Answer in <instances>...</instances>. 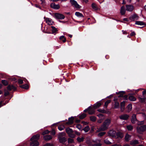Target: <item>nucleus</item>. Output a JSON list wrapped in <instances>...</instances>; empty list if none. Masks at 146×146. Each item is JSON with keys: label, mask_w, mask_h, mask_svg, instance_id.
Returning a JSON list of instances; mask_svg holds the SVG:
<instances>
[{"label": "nucleus", "mask_w": 146, "mask_h": 146, "mask_svg": "<svg viewBox=\"0 0 146 146\" xmlns=\"http://www.w3.org/2000/svg\"><path fill=\"white\" fill-rule=\"evenodd\" d=\"M40 137V135L38 134L33 136L30 139L31 146H38L39 145V143L38 140L39 139Z\"/></svg>", "instance_id": "f257e3e1"}, {"label": "nucleus", "mask_w": 146, "mask_h": 146, "mask_svg": "<svg viewBox=\"0 0 146 146\" xmlns=\"http://www.w3.org/2000/svg\"><path fill=\"white\" fill-rule=\"evenodd\" d=\"M111 122V121L110 119H106L100 128L101 131H104L107 129Z\"/></svg>", "instance_id": "f03ea898"}, {"label": "nucleus", "mask_w": 146, "mask_h": 146, "mask_svg": "<svg viewBox=\"0 0 146 146\" xmlns=\"http://www.w3.org/2000/svg\"><path fill=\"white\" fill-rule=\"evenodd\" d=\"M65 133H59V137L58 138L59 141L60 143L64 144L66 141V139L64 137H62V136L64 135Z\"/></svg>", "instance_id": "7ed1b4c3"}, {"label": "nucleus", "mask_w": 146, "mask_h": 146, "mask_svg": "<svg viewBox=\"0 0 146 146\" xmlns=\"http://www.w3.org/2000/svg\"><path fill=\"white\" fill-rule=\"evenodd\" d=\"M116 94L117 95H119L118 96L119 98L122 97L123 99L126 100H128V96L127 95H125L123 96V95L125 94V92L123 91H120L118 92H116Z\"/></svg>", "instance_id": "20e7f679"}, {"label": "nucleus", "mask_w": 146, "mask_h": 146, "mask_svg": "<svg viewBox=\"0 0 146 146\" xmlns=\"http://www.w3.org/2000/svg\"><path fill=\"white\" fill-rule=\"evenodd\" d=\"M66 133L68 134V136L71 138H74V135L73 134V131L72 129L69 127H67L65 129Z\"/></svg>", "instance_id": "39448f33"}, {"label": "nucleus", "mask_w": 146, "mask_h": 146, "mask_svg": "<svg viewBox=\"0 0 146 146\" xmlns=\"http://www.w3.org/2000/svg\"><path fill=\"white\" fill-rule=\"evenodd\" d=\"M54 16L57 19H64L65 18V16L59 13H55L54 14Z\"/></svg>", "instance_id": "423d86ee"}, {"label": "nucleus", "mask_w": 146, "mask_h": 146, "mask_svg": "<svg viewBox=\"0 0 146 146\" xmlns=\"http://www.w3.org/2000/svg\"><path fill=\"white\" fill-rule=\"evenodd\" d=\"M70 2L72 5L76 8L80 9L81 7V6L74 0H70Z\"/></svg>", "instance_id": "0eeeda50"}, {"label": "nucleus", "mask_w": 146, "mask_h": 146, "mask_svg": "<svg viewBox=\"0 0 146 146\" xmlns=\"http://www.w3.org/2000/svg\"><path fill=\"white\" fill-rule=\"evenodd\" d=\"M139 18V17L138 15L136 14L135 13L129 17V19L131 21H133L135 20H138Z\"/></svg>", "instance_id": "6e6552de"}, {"label": "nucleus", "mask_w": 146, "mask_h": 146, "mask_svg": "<svg viewBox=\"0 0 146 146\" xmlns=\"http://www.w3.org/2000/svg\"><path fill=\"white\" fill-rule=\"evenodd\" d=\"M50 7L54 9H58L60 8L59 5H56L54 3H52L50 4Z\"/></svg>", "instance_id": "1a4fd4ad"}, {"label": "nucleus", "mask_w": 146, "mask_h": 146, "mask_svg": "<svg viewBox=\"0 0 146 146\" xmlns=\"http://www.w3.org/2000/svg\"><path fill=\"white\" fill-rule=\"evenodd\" d=\"M137 130L141 132H143L146 130V125H144L139 127H137Z\"/></svg>", "instance_id": "9d476101"}, {"label": "nucleus", "mask_w": 146, "mask_h": 146, "mask_svg": "<svg viewBox=\"0 0 146 146\" xmlns=\"http://www.w3.org/2000/svg\"><path fill=\"white\" fill-rule=\"evenodd\" d=\"M126 10L132 12L134 9V7L132 5H126Z\"/></svg>", "instance_id": "9b49d317"}, {"label": "nucleus", "mask_w": 146, "mask_h": 146, "mask_svg": "<svg viewBox=\"0 0 146 146\" xmlns=\"http://www.w3.org/2000/svg\"><path fill=\"white\" fill-rule=\"evenodd\" d=\"M74 117L72 116L68 118V121L66 123V124L68 125H70L74 123Z\"/></svg>", "instance_id": "f8f14e48"}, {"label": "nucleus", "mask_w": 146, "mask_h": 146, "mask_svg": "<svg viewBox=\"0 0 146 146\" xmlns=\"http://www.w3.org/2000/svg\"><path fill=\"white\" fill-rule=\"evenodd\" d=\"M7 89L8 90L11 91L13 90L14 91H16L17 90V88L13 85H9L7 87Z\"/></svg>", "instance_id": "ddd939ff"}, {"label": "nucleus", "mask_w": 146, "mask_h": 146, "mask_svg": "<svg viewBox=\"0 0 146 146\" xmlns=\"http://www.w3.org/2000/svg\"><path fill=\"white\" fill-rule=\"evenodd\" d=\"M116 132L113 130H111L109 131L108 132L109 135L110 136L113 137H116Z\"/></svg>", "instance_id": "4468645a"}, {"label": "nucleus", "mask_w": 146, "mask_h": 146, "mask_svg": "<svg viewBox=\"0 0 146 146\" xmlns=\"http://www.w3.org/2000/svg\"><path fill=\"white\" fill-rule=\"evenodd\" d=\"M125 102L123 101L120 103V109L121 111L123 112L125 109Z\"/></svg>", "instance_id": "2eb2a0df"}, {"label": "nucleus", "mask_w": 146, "mask_h": 146, "mask_svg": "<svg viewBox=\"0 0 146 146\" xmlns=\"http://www.w3.org/2000/svg\"><path fill=\"white\" fill-rule=\"evenodd\" d=\"M117 137V138H120L122 139L123 137V133L119 131L116 132V137Z\"/></svg>", "instance_id": "dca6fc26"}, {"label": "nucleus", "mask_w": 146, "mask_h": 146, "mask_svg": "<svg viewBox=\"0 0 146 146\" xmlns=\"http://www.w3.org/2000/svg\"><path fill=\"white\" fill-rule=\"evenodd\" d=\"M129 116L126 114H124L121 115L120 117V119L123 120H127L129 118Z\"/></svg>", "instance_id": "f3484780"}, {"label": "nucleus", "mask_w": 146, "mask_h": 146, "mask_svg": "<svg viewBox=\"0 0 146 146\" xmlns=\"http://www.w3.org/2000/svg\"><path fill=\"white\" fill-rule=\"evenodd\" d=\"M125 7L124 6H122L121 7L120 9V12L121 15H124L125 13Z\"/></svg>", "instance_id": "a211bd4d"}, {"label": "nucleus", "mask_w": 146, "mask_h": 146, "mask_svg": "<svg viewBox=\"0 0 146 146\" xmlns=\"http://www.w3.org/2000/svg\"><path fill=\"white\" fill-rule=\"evenodd\" d=\"M52 138V137L50 135H46L44 137V139L45 141L49 140Z\"/></svg>", "instance_id": "6ab92c4d"}, {"label": "nucleus", "mask_w": 146, "mask_h": 146, "mask_svg": "<svg viewBox=\"0 0 146 146\" xmlns=\"http://www.w3.org/2000/svg\"><path fill=\"white\" fill-rule=\"evenodd\" d=\"M135 24L137 25H146V24L144 22L140 21H136L135 22Z\"/></svg>", "instance_id": "aec40b11"}, {"label": "nucleus", "mask_w": 146, "mask_h": 146, "mask_svg": "<svg viewBox=\"0 0 146 146\" xmlns=\"http://www.w3.org/2000/svg\"><path fill=\"white\" fill-rule=\"evenodd\" d=\"M131 136L128 134L127 133H126L125 137V141H128L130 139Z\"/></svg>", "instance_id": "412c9836"}, {"label": "nucleus", "mask_w": 146, "mask_h": 146, "mask_svg": "<svg viewBox=\"0 0 146 146\" xmlns=\"http://www.w3.org/2000/svg\"><path fill=\"white\" fill-rule=\"evenodd\" d=\"M20 87L21 88L26 90L28 89L29 88V86L27 84L21 85L20 86Z\"/></svg>", "instance_id": "4be33fe9"}, {"label": "nucleus", "mask_w": 146, "mask_h": 146, "mask_svg": "<svg viewBox=\"0 0 146 146\" xmlns=\"http://www.w3.org/2000/svg\"><path fill=\"white\" fill-rule=\"evenodd\" d=\"M132 117V118L131 119V122L132 123H135V121L137 120L136 115L135 114L133 115Z\"/></svg>", "instance_id": "5701e85b"}, {"label": "nucleus", "mask_w": 146, "mask_h": 146, "mask_svg": "<svg viewBox=\"0 0 146 146\" xmlns=\"http://www.w3.org/2000/svg\"><path fill=\"white\" fill-rule=\"evenodd\" d=\"M129 100L131 101H134L136 100V98L132 95L130 96L128 98Z\"/></svg>", "instance_id": "b1692460"}, {"label": "nucleus", "mask_w": 146, "mask_h": 146, "mask_svg": "<svg viewBox=\"0 0 146 146\" xmlns=\"http://www.w3.org/2000/svg\"><path fill=\"white\" fill-rule=\"evenodd\" d=\"M50 27L52 29L51 33L52 34L56 33V32L58 31V30L54 27L51 26Z\"/></svg>", "instance_id": "393cba45"}, {"label": "nucleus", "mask_w": 146, "mask_h": 146, "mask_svg": "<svg viewBox=\"0 0 146 146\" xmlns=\"http://www.w3.org/2000/svg\"><path fill=\"white\" fill-rule=\"evenodd\" d=\"M119 107V104L117 101L115 102L114 108V109H118Z\"/></svg>", "instance_id": "a878e982"}, {"label": "nucleus", "mask_w": 146, "mask_h": 146, "mask_svg": "<svg viewBox=\"0 0 146 146\" xmlns=\"http://www.w3.org/2000/svg\"><path fill=\"white\" fill-rule=\"evenodd\" d=\"M130 144L132 145H135L139 144V142L138 140H135L131 141Z\"/></svg>", "instance_id": "bb28decb"}, {"label": "nucleus", "mask_w": 146, "mask_h": 146, "mask_svg": "<svg viewBox=\"0 0 146 146\" xmlns=\"http://www.w3.org/2000/svg\"><path fill=\"white\" fill-rule=\"evenodd\" d=\"M90 120L92 122H95L96 120V117L94 116H91L90 117Z\"/></svg>", "instance_id": "cd10ccee"}, {"label": "nucleus", "mask_w": 146, "mask_h": 146, "mask_svg": "<svg viewBox=\"0 0 146 146\" xmlns=\"http://www.w3.org/2000/svg\"><path fill=\"white\" fill-rule=\"evenodd\" d=\"M75 15L78 17H84L82 14L79 12H76L75 13Z\"/></svg>", "instance_id": "c85d7f7f"}, {"label": "nucleus", "mask_w": 146, "mask_h": 146, "mask_svg": "<svg viewBox=\"0 0 146 146\" xmlns=\"http://www.w3.org/2000/svg\"><path fill=\"white\" fill-rule=\"evenodd\" d=\"M86 116V114L84 113L80 115L79 117L80 119H82L84 118Z\"/></svg>", "instance_id": "c756f323"}, {"label": "nucleus", "mask_w": 146, "mask_h": 146, "mask_svg": "<svg viewBox=\"0 0 146 146\" xmlns=\"http://www.w3.org/2000/svg\"><path fill=\"white\" fill-rule=\"evenodd\" d=\"M59 39L60 40L62 41L63 42H65L66 41V38L65 37V36L63 35H62L60 36L59 37Z\"/></svg>", "instance_id": "7c9ffc66"}, {"label": "nucleus", "mask_w": 146, "mask_h": 146, "mask_svg": "<svg viewBox=\"0 0 146 146\" xmlns=\"http://www.w3.org/2000/svg\"><path fill=\"white\" fill-rule=\"evenodd\" d=\"M128 110L129 112H130L131 111L132 108V104H129L127 106V107Z\"/></svg>", "instance_id": "2f4dec72"}, {"label": "nucleus", "mask_w": 146, "mask_h": 146, "mask_svg": "<svg viewBox=\"0 0 146 146\" xmlns=\"http://www.w3.org/2000/svg\"><path fill=\"white\" fill-rule=\"evenodd\" d=\"M90 128L88 126H86L83 130L86 133L88 131L90 130Z\"/></svg>", "instance_id": "473e14b6"}, {"label": "nucleus", "mask_w": 146, "mask_h": 146, "mask_svg": "<svg viewBox=\"0 0 146 146\" xmlns=\"http://www.w3.org/2000/svg\"><path fill=\"white\" fill-rule=\"evenodd\" d=\"M92 9L95 10H98V8L95 4L93 3L92 4Z\"/></svg>", "instance_id": "72a5a7b5"}, {"label": "nucleus", "mask_w": 146, "mask_h": 146, "mask_svg": "<svg viewBox=\"0 0 146 146\" xmlns=\"http://www.w3.org/2000/svg\"><path fill=\"white\" fill-rule=\"evenodd\" d=\"M84 139V138L83 137H82L81 138H80L79 137H78L77 138V140L78 142H81L83 141Z\"/></svg>", "instance_id": "f704fd0d"}, {"label": "nucleus", "mask_w": 146, "mask_h": 146, "mask_svg": "<svg viewBox=\"0 0 146 146\" xmlns=\"http://www.w3.org/2000/svg\"><path fill=\"white\" fill-rule=\"evenodd\" d=\"M127 129L128 131H131L133 129V127L131 125H129L127 126Z\"/></svg>", "instance_id": "c9c22d12"}, {"label": "nucleus", "mask_w": 146, "mask_h": 146, "mask_svg": "<svg viewBox=\"0 0 146 146\" xmlns=\"http://www.w3.org/2000/svg\"><path fill=\"white\" fill-rule=\"evenodd\" d=\"M2 83L4 86H6L8 85V83L6 80H1Z\"/></svg>", "instance_id": "e433bc0d"}, {"label": "nucleus", "mask_w": 146, "mask_h": 146, "mask_svg": "<svg viewBox=\"0 0 146 146\" xmlns=\"http://www.w3.org/2000/svg\"><path fill=\"white\" fill-rule=\"evenodd\" d=\"M97 111L101 113H106V111L104 109H102L101 108L98 109Z\"/></svg>", "instance_id": "4c0bfd02"}, {"label": "nucleus", "mask_w": 146, "mask_h": 146, "mask_svg": "<svg viewBox=\"0 0 146 146\" xmlns=\"http://www.w3.org/2000/svg\"><path fill=\"white\" fill-rule=\"evenodd\" d=\"M68 143H74V140L73 139L68 138Z\"/></svg>", "instance_id": "58836bf2"}, {"label": "nucleus", "mask_w": 146, "mask_h": 146, "mask_svg": "<svg viewBox=\"0 0 146 146\" xmlns=\"http://www.w3.org/2000/svg\"><path fill=\"white\" fill-rule=\"evenodd\" d=\"M65 128L64 125H60L58 126V129L60 131L63 130Z\"/></svg>", "instance_id": "ea45409f"}, {"label": "nucleus", "mask_w": 146, "mask_h": 146, "mask_svg": "<svg viewBox=\"0 0 146 146\" xmlns=\"http://www.w3.org/2000/svg\"><path fill=\"white\" fill-rule=\"evenodd\" d=\"M111 102V100H107L105 103L104 104V106L106 108L107 107L108 105Z\"/></svg>", "instance_id": "a19ab883"}, {"label": "nucleus", "mask_w": 146, "mask_h": 146, "mask_svg": "<svg viewBox=\"0 0 146 146\" xmlns=\"http://www.w3.org/2000/svg\"><path fill=\"white\" fill-rule=\"evenodd\" d=\"M106 133V132H102L99 133L98 134V136L99 137H102Z\"/></svg>", "instance_id": "79ce46f5"}, {"label": "nucleus", "mask_w": 146, "mask_h": 146, "mask_svg": "<svg viewBox=\"0 0 146 146\" xmlns=\"http://www.w3.org/2000/svg\"><path fill=\"white\" fill-rule=\"evenodd\" d=\"M95 111L94 110H91L88 111V113L90 115H93L95 113Z\"/></svg>", "instance_id": "37998d69"}, {"label": "nucleus", "mask_w": 146, "mask_h": 146, "mask_svg": "<svg viewBox=\"0 0 146 146\" xmlns=\"http://www.w3.org/2000/svg\"><path fill=\"white\" fill-rule=\"evenodd\" d=\"M49 133V131L48 130H46L42 132V134L43 135H44L46 134H47Z\"/></svg>", "instance_id": "c03bdc74"}, {"label": "nucleus", "mask_w": 146, "mask_h": 146, "mask_svg": "<svg viewBox=\"0 0 146 146\" xmlns=\"http://www.w3.org/2000/svg\"><path fill=\"white\" fill-rule=\"evenodd\" d=\"M18 83L19 84H22L23 83V81L22 80L19 79L17 80Z\"/></svg>", "instance_id": "a18cd8bd"}, {"label": "nucleus", "mask_w": 146, "mask_h": 146, "mask_svg": "<svg viewBox=\"0 0 146 146\" xmlns=\"http://www.w3.org/2000/svg\"><path fill=\"white\" fill-rule=\"evenodd\" d=\"M76 127L80 130L82 128V125L80 124H78L76 125Z\"/></svg>", "instance_id": "49530a36"}, {"label": "nucleus", "mask_w": 146, "mask_h": 146, "mask_svg": "<svg viewBox=\"0 0 146 146\" xmlns=\"http://www.w3.org/2000/svg\"><path fill=\"white\" fill-rule=\"evenodd\" d=\"M56 134L55 131L54 129H53L51 132V134L53 135H54Z\"/></svg>", "instance_id": "de8ad7c7"}, {"label": "nucleus", "mask_w": 146, "mask_h": 146, "mask_svg": "<svg viewBox=\"0 0 146 146\" xmlns=\"http://www.w3.org/2000/svg\"><path fill=\"white\" fill-rule=\"evenodd\" d=\"M102 144L100 143H97L94 144L93 145V146H101Z\"/></svg>", "instance_id": "09e8293b"}, {"label": "nucleus", "mask_w": 146, "mask_h": 146, "mask_svg": "<svg viewBox=\"0 0 146 146\" xmlns=\"http://www.w3.org/2000/svg\"><path fill=\"white\" fill-rule=\"evenodd\" d=\"M9 94L10 93L8 91H7L5 92L4 95L5 96H7L9 95Z\"/></svg>", "instance_id": "8fccbe9b"}, {"label": "nucleus", "mask_w": 146, "mask_h": 146, "mask_svg": "<svg viewBox=\"0 0 146 146\" xmlns=\"http://www.w3.org/2000/svg\"><path fill=\"white\" fill-rule=\"evenodd\" d=\"M46 21L47 23L48 24L51 21V19L48 18H46Z\"/></svg>", "instance_id": "3c124183"}, {"label": "nucleus", "mask_w": 146, "mask_h": 146, "mask_svg": "<svg viewBox=\"0 0 146 146\" xmlns=\"http://www.w3.org/2000/svg\"><path fill=\"white\" fill-rule=\"evenodd\" d=\"M11 79L12 81H14L15 82H17V79L15 77L12 78Z\"/></svg>", "instance_id": "603ef678"}, {"label": "nucleus", "mask_w": 146, "mask_h": 146, "mask_svg": "<svg viewBox=\"0 0 146 146\" xmlns=\"http://www.w3.org/2000/svg\"><path fill=\"white\" fill-rule=\"evenodd\" d=\"M98 106L96 104L94 105L93 108L94 109H95L99 108L98 107Z\"/></svg>", "instance_id": "864d4df0"}, {"label": "nucleus", "mask_w": 146, "mask_h": 146, "mask_svg": "<svg viewBox=\"0 0 146 146\" xmlns=\"http://www.w3.org/2000/svg\"><path fill=\"white\" fill-rule=\"evenodd\" d=\"M97 116L100 117H103L104 116V115L102 113H99L97 115Z\"/></svg>", "instance_id": "5fc2aeb1"}, {"label": "nucleus", "mask_w": 146, "mask_h": 146, "mask_svg": "<svg viewBox=\"0 0 146 146\" xmlns=\"http://www.w3.org/2000/svg\"><path fill=\"white\" fill-rule=\"evenodd\" d=\"M136 35L134 31L131 32L130 34V35L131 36H135Z\"/></svg>", "instance_id": "6e6d98bb"}, {"label": "nucleus", "mask_w": 146, "mask_h": 146, "mask_svg": "<svg viewBox=\"0 0 146 146\" xmlns=\"http://www.w3.org/2000/svg\"><path fill=\"white\" fill-rule=\"evenodd\" d=\"M99 108L101 105L102 104L100 102H97L96 104Z\"/></svg>", "instance_id": "4d7b16f0"}, {"label": "nucleus", "mask_w": 146, "mask_h": 146, "mask_svg": "<svg viewBox=\"0 0 146 146\" xmlns=\"http://www.w3.org/2000/svg\"><path fill=\"white\" fill-rule=\"evenodd\" d=\"M49 30H46L44 31V33H48V34H51L52 33Z\"/></svg>", "instance_id": "13d9d810"}, {"label": "nucleus", "mask_w": 146, "mask_h": 146, "mask_svg": "<svg viewBox=\"0 0 146 146\" xmlns=\"http://www.w3.org/2000/svg\"><path fill=\"white\" fill-rule=\"evenodd\" d=\"M104 142L108 144V145H110L111 144V143L110 141H105Z\"/></svg>", "instance_id": "bf43d9fd"}, {"label": "nucleus", "mask_w": 146, "mask_h": 146, "mask_svg": "<svg viewBox=\"0 0 146 146\" xmlns=\"http://www.w3.org/2000/svg\"><path fill=\"white\" fill-rule=\"evenodd\" d=\"M75 121L76 123H79L80 122V120L78 118H76L75 119Z\"/></svg>", "instance_id": "052dcab7"}, {"label": "nucleus", "mask_w": 146, "mask_h": 146, "mask_svg": "<svg viewBox=\"0 0 146 146\" xmlns=\"http://www.w3.org/2000/svg\"><path fill=\"white\" fill-rule=\"evenodd\" d=\"M3 101H2L0 102V108L2 106H4L3 105Z\"/></svg>", "instance_id": "680f3d73"}, {"label": "nucleus", "mask_w": 146, "mask_h": 146, "mask_svg": "<svg viewBox=\"0 0 146 146\" xmlns=\"http://www.w3.org/2000/svg\"><path fill=\"white\" fill-rule=\"evenodd\" d=\"M44 146H53V145L52 144L50 143H47Z\"/></svg>", "instance_id": "e2e57ef3"}, {"label": "nucleus", "mask_w": 146, "mask_h": 146, "mask_svg": "<svg viewBox=\"0 0 146 146\" xmlns=\"http://www.w3.org/2000/svg\"><path fill=\"white\" fill-rule=\"evenodd\" d=\"M124 21H127V22H128L130 20L128 19L127 18H124L123 19V20Z\"/></svg>", "instance_id": "0e129e2a"}, {"label": "nucleus", "mask_w": 146, "mask_h": 146, "mask_svg": "<svg viewBox=\"0 0 146 146\" xmlns=\"http://www.w3.org/2000/svg\"><path fill=\"white\" fill-rule=\"evenodd\" d=\"M54 22L53 21H51L48 23V24L49 25H53Z\"/></svg>", "instance_id": "69168bd1"}, {"label": "nucleus", "mask_w": 146, "mask_h": 146, "mask_svg": "<svg viewBox=\"0 0 146 146\" xmlns=\"http://www.w3.org/2000/svg\"><path fill=\"white\" fill-rule=\"evenodd\" d=\"M35 6L36 8H39L40 9H41V7H40L39 5H38L37 4H35Z\"/></svg>", "instance_id": "338daca9"}, {"label": "nucleus", "mask_w": 146, "mask_h": 146, "mask_svg": "<svg viewBox=\"0 0 146 146\" xmlns=\"http://www.w3.org/2000/svg\"><path fill=\"white\" fill-rule=\"evenodd\" d=\"M111 146H121V145L117 144H115L113 145H111Z\"/></svg>", "instance_id": "774afa93"}]
</instances>
